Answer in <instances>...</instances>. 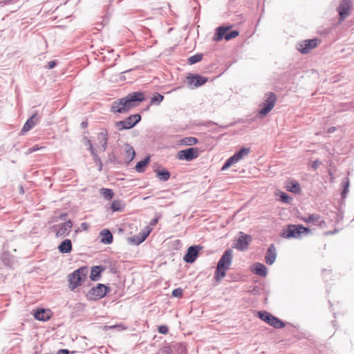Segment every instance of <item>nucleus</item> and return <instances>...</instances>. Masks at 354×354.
I'll return each instance as SVG.
<instances>
[{
  "instance_id": "49",
  "label": "nucleus",
  "mask_w": 354,
  "mask_h": 354,
  "mask_svg": "<svg viewBox=\"0 0 354 354\" xmlns=\"http://www.w3.org/2000/svg\"><path fill=\"white\" fill-rule=\"evenodd\" d=\"M66 216H67V214L66 213L62 214L59 215V218L61 221H64Z\"/></svg>"
},
{
  "instance_id": "15",
  "label": "nucleus",
  "mask_w": 354,
  "mask_h": 354,
  "mask_svg": "<svg viewBox=\"0 0 354 354\" xmlns=\"http://www.w3.org/2000/svg\"><path fill=\"white\" fill-rule=\"evenodd\" d=\"M318 39H312L303 41L299 44V46L297 47V50L302 54H307L310 50L317 46Z\"/></svg>"
},
{
  "instance_id": "13",
  "label": "nucleus",
  "mask_w": 354,
  "mask_h": 354,
  "mask_svg": "<svg viewBox=\"0 0 354 354\" xmlns=\"http://www.w3.org/2000/svg\"><path fill=\"white\" fill-rule=\"evenodd\" d=\"M187 80V84L191 88H198L207 82V78L198 74H189Z\"/></svg>"
},
{
  "instance_id": "45",
  "label": "nucleus",
  "mask_w": 354,
  "mask_h": 354,
  "mask_svg": "<svg viewBox=\"0 0 354 354\" xmlns=\"http://www.w3.org/2000/svg\"><path fill=\"white\" fill-rule=\"evenodd\" d=\"M39 148L37 146H34L33 147L29 148L28 149V153H32L36 151H37Z\"/></svg>"
},
{
  "instance_id": "46",
  "label": "nucleus",
  "mask_w": 354,
  "mask_h": 354,
  "mask_svg": "<svg viewBox=\"0 0 354 354\" xmlns=\"http://www.w3.org/2000/svg\"><path fill=\"white\" fill-rule=\"evenodd\" d=\"M93 156V158L94 162H95L96 164H98V162H100L101 160H100V158L99 156H98L97 153L94 154V155H93V156Z\"/></svg>"
},
{
  "instance_id": "51",
  "label": "nucleus",
  "mask_w": 354,
  "mask_h": 354,
  "mask_svg": "<svg viewBox=\"0 0 354 354\" xmlns=\"http://www.w3.org/2000/svg\"><path fill=\"white\" fill-rule=\"evenodd\" d=\"M81 126H82V128H86L88 126V122L86 121H83L81 123Z\"/></svg>"
},
{
  "instance_id": "8",
  "label": "nucleus",
  "mask_w": 354,
  "mask_h": 354,
  "mask_svg": "<svg viewBox=\"0 0 354 354\" xmlns=\"http://www.w3.org/2000/svg\"><path fill=\"white\" fill-rule=\"evenodd\" d=\"M267 97L262 104V108L259 111V114L262 116L266 115L274 106L277 102V96L272 93H266Z\"/></svg>"
},
{
  "instance_id": "5",
  "label": "nucleus",
  "mask_w": 354,
  "mask_h": 354,
  "mask_svg": "<svg viewBox=\"0 0 354 354\" xmlns=\"http://www.w3.org/2000/svg\"><path fill=\"white\" fill-rule=\"evenodd\" d=\"M239 34V32L236 30L229 31V27L218 26L216 29L213 39L215 41H218L224 38L225 40L229 41L236 37Z\"/></svg>"
},
{
  "instance_id": "48",
  "label": "nucleus",
  "mask_w": 354,
  "mask_h": 354,
  "mask_svg": "<svg viewBox=\"0 0 354 354\" xmlns=\"http://www.w3.org/2000/svg\"><path fill=\"white\" fill-rule=\"evenodd\" d=\"M57 354H69V351L67 349H60L57 351Z\"/></svg>"
},
{
  "instance_id": "39",
  "label": "nucleus",
  "mask_w": 354,
  "mask_h": 354,
  "mask_svg": "<svg viewBox=\"0 0 354 354\" xmlns=\"http://www.w3.org/2000/svg\"><path fill=\"white\" fill-rule=\"evenodd\" d=\"M203 58V55L202 54H200V53H198V54H196L193 56H191L189 59H188V64L192 65V64H194L198 62H200Z\"/></svg>"
},
{
  "instance_id": "34",
  "label": "nucleus",
  "mask_w": 354,
  "mask_h": 354,
  "mask_svg": "<svg viewBox=\"0 0 354 354\" xmlns=\"http://www.w3.org/2000/svg\"><path fill=\"white\" fill-rule=\"evenodd\" d=\"M239 160H237V158L235 157L234 155L232 156L231 157H230L224 163V165H223L222 168H221V170L224 171V170H226L227 169H228L230 167H231L232 165L238 162Z\"/></svg>"
},
{
  "instance_id": "4",
  "label": "nucleus",
  "mask_w": 354,
  "mask_h": 354,
  "mask_svg": "<svg viewBox=\"0 0 354 354\" xmlns=\"http://www.w3.org/2000/svg\"><path fill=\"white\" fill-rule=\"evenodd\" d=\"M87 273V267H81L70 274L68 275L69 289L74 290L80 286L82 282L86 279Z\"/></svg>"
},
{
  "instance_id": "30",
  "label": "nucleus",
  "mask_w": 354,
  "mask_h": 354,
  "mask_svg": "<svg viewBox=\"0 0 354 354\" xmlns=\"http://www.w3.org/2000/svg\"><path fill=\"white\" fill-rule=\"evenodd\" d=\"M111 209L113 212H122L124 209V204L120 200H114L111 203Z\"/></svg>"
},
{
  "instance_id": "52",
  "label": "nucleus",
  "mask_w": 354,
  "mask_h": 354,
  "mask_svg": "<svg viewBox=\"0 0 354 354\" xmlns=\"http://www.w3.org/2000/svg\"><path fill=\"white\" fill-rule=\"evenodd\" d=\"M99 165V171H101L102 169V161H100V162H98L97 164Z\"/></svg>"
},
{
  "instance_id": "18",
  "label": "nucleus",
  "mask_w": 354,
  "mask_h": 354,
  "mask_svg": "<svg viewBox=\"0 0 354 354\" xmlns=\"http://www.w3.org/2000/svg\"><path fill=\"white\" fill-rule=\"evenodd\" d=\"M251 270L254 274L261 277H266L268 274V269L266 266L259 262L252 265Z\"/></svg>"
},
{
  "instance_id": "41",
  "label": "nucleus",
  "mask_w": 354,
  "mask_h": 354,
  "mask_svg": "<svg viewBox=\"0 0 354 354\" xmlns=\"http://www.w3.org/2000/svg\"><path fill=\"white\" fill-rule=\"evenodd\" d=\"M2 260L6 266H10L12 263V259L8 254H4L2 257Z\"/></svg>"
},
{
  "instance_id": "6",
  "label": "nucleus",
  "mask_w": 354,
  "mask_h": 354,
  "mask_svg": "<svg viewBox=\"0 0 354 354\" xmlns=\"http://www.w3.org/2000/svg\"><path fill=\"white\" fill-rule=\"evenodd\" d=\"M141 120L140 114H133L127 117L125 120L116 122L115 127L118 131L130 129L135 127Z\"/></svg>"
},
{
  "instance_id": "55",
  "label": "nucleus",
  "mask_w": 354,
  "mask_h": 354,
  "mask_svg": "<svg viewBox=\"0 0 354 354\" xmlns=\"http://www.w3.org/2000/svg\"><path fill=\"white\" fill-rule=\"evenodd\" d=\"M335 130V128L334 127H332L330 128L329 130H328V132H333Z\"/></svg>"
},
{
  "instance_id": "26",
  "label": "nucleus",
  "mask_w": 354,
  "mask_h": 354,
  "mask_svg": "<svg viewBox=\"0 0 354 354\" xmlns=\"http://www.w3.org/2000/svg\"><path fill=\"white\" fill-rule=\"evenodd\" d=\"M156 177L160 180L162 181H167L169 179L170 177V172L163 168V167H158L154 170Z\"/></svg>"
},
{
  "instance_id": "42",
  "label": "nucleus",
  "mask_w": 354,
  "mask_h": 354,
  "mask_svg": "<svg viewBox=\"0 0 354 354\" xmlns=\"http://www.w3.org/2000/svg\"><path fill=\"white\" fill-rule=\"evenodd\" d=\"M158 332L161 334H167L168 333V328L165 325H161L158 327Z\"/></svg>"
},
{
  "instance_id": "21",
  "label": "nucleus",
  "mask_w": 354,
  "mask_h": 354,
  "mask_svg": "<svg viewBox=\"0 0 354 354\" xmlns=\"http://www.w3.org/2000/svg\"><path fill=\"white\" fill-rule=\"evenodd\" d=\"M34 317L37 320L46 322V321H48L50 318L51 312L50 310H46L44 308L38 309L35 313Z\"/></svg>"
},
{
  "instance_id": "54",
  "label": "nucleus",
  "mask_w": 354,
  "mask_h": 354,
  "mask_svg": "<svg viewBox=\"0 0 354 354\" xmlns=\"http://www.w3.org/2000/svg\"><path fill=\"white\" fill-rule=\"evenodd\" d=\"M335 233V232L333 231H328L326 232L327 234H333Z\"/></svg>"
},
{
  "instance_id": "23",
  "label": "nucleus",
  "mask_w": 354,
  "mask_h": 354,
  "mask_svg": "<svg viewBox=\"0 0 354 354\" xmlns=\"http://www.w3.org/2000/svg\"><path fill=\"white\" fill-rule=\"evenodd\" d=\"M105 267L102 266H95L92 267L90 278L92 281H98L100 278L101 273L104 271Z\"/></svg>"
},
{
  "instance_id": "35",
  "label": "nucleus",
  "mask_w": 354,
  "mask_h": 354,
  "mask_svg": "<svg viewBox=\"0 0 354 354\" xmlns=\"http://www.w3.org/2000/svg\"><path fill=\"white\" fill-rule=\"evenodd\" d=\"M100 193L106 200H111L114 195L113 190L107 188L100 189Z\"/></svg>"
},
{
  "instance_id": "29",
  "label": "nucleus",
  "mask_w": 354,
  "mask_h": 354,
  "mask_svg": "<svg viewBox=\"0 0 354 354\" xmlns=\"http://www.w3.org/2000/svg\"><path fill=\"white\" fill-rule=\"evenodd\" d=\"M150 161V157L146 156L144 159L137 162L136 165V170L138 172H143L145 167L149 164Z\"/></svg>"
},
{
  "instance_id": "37",
  "label": "nucleus",
  "mask_w": 354,
  "mask_h": 354,
  "mask_svg": "<svg viewBox=\"0 0 354 354\" xmlns=\"http://www.w3.org/2000/svg\"><path fill=\"white\" fill-rule=\"evenodd\" d=\"M164 96L160 93H156L151 99V104H160V102L163 100Z\"/></svg>"
},
{
  "instance_id": "36",
  "label": "nucleus",
  "mask_w": 354,
  "mask_h": 354,
  "mask_svg": "<svg viewBox=\"0 0 354 354\" xmlns=\"http://www.w3.org/2000/svg\"><path fill=\"white\" fill-rule=\"evenodd\" d=\"M343 189L342 191L341 195L343 199L346 198L347 194L348 192L349 187V179L348 178H345L342 182Z\"/></svg>"
},
{
  "instance_id": "1",
  "label": "nucleus",
  "mask_w": 354,
  "mask_h": 354,
  "mask_svg": "<svg viewBox=\"0 0 354 354\" xmlns=\"http://www.w3.org/2000/svg\"><path fill=\"white\" fill-rule=\"evenodd\" d=\"M145 100L142 92L136 91L129 93L127 96L118 99L112 103L111 111L113 113H124L132 108L137 106Z\"/></svg>"
},
{
  "instance_id": "38",
  "label": "nucleus",
  "mask_w": 354,
  "mask_h": 354,
  "mask_svg": "<svg viewBox=\"0 0 354 354\" xmlns=\"http://www.w3.org/2000/svg\"><path fill=\"white\" fill-rule=\"evenodd\" d=\"M279 196L280 201L284 203L290 204L292 201V197L283 192H280Z\"/></svg>"
},
{
  "instance_id": "20",
  "label": "nucleus",
  "mask_w": 354,
  "mask_h": 354,
  "mask_svg": "<svg viewBox=\"0 0 354 354\" xmlns=\"http://www.w3.org/2000/svg\"><path fill=\"white\" fill-rule=\"evenodd\" d=\"M149 232H141L138 234L129 238V243L138 245L142 243L148 236Z\"/></svg>"
},
{
  "instance_id": "24",
  "label": "nucleus",
  "mask_w": 354,
  "mask_h": 354,
  "mask_svg": "<svg viewBox=\"0 0 354 354\" xmlns=\"http://www.w3.org/2000/svg\"><path fill=\"white\" fill-rule=\"evenodd\" d=\"M97 140L102 150L104 151L106 149L108 142V132L106 129L102 130L97 134Z\"/></svg>"
},
{
  "instance_id": "32",
  "label": "nucleus",
  "mask_w": 354,
  "mask_h": 354,
  "mask_svg": "<svg viewBox=\"0 0 354 354\" xmlns=\"http://www.w3.org/2000/svg\"><path fill=\"white\" fill-rule=\"evenodd\" d=\"M288 190L292 193H299L301 190L299 184L296 180H292L287 186Z\"/></svg>"
},
{
  "instance_id": "50",
  "label": "nucleus",
  "mask_w": 354,
  "mask_h": 354,
  "mask_svg": "<svg viewBox=\"0 0 354 354\" xmlns=\"http://www.w3.org/2000/svg\"><path fill=\"white\" fill-rule=\"evenodd\" d=\"M84 140L86 145H87L88 147H90V145H92L91 140L88 138H84Z\"/></svg>"
},
{
  "instance_id": "56",
  "label": "nucleus",
  "mask_w": 354,
  "mask_h": 354,
  "mask_svg": "<svg viewBox=\"0 0 354 354\" xmlns=\"http://www.w3.org/2000/svg\"><path fill=\"white\" fill-rule=\"evenodd\" d=\"M228 126L226 125V126H221V127L223 129H225Z\"/></svg>"
},
{
  "instance_id": "3",
  "label": "nucleus",
  "mask_w": 354,
  "mask_h": 354,
  "mask_svg": "<svg viewBox=\"0 0 354 354\" xmlns=\"http://www.w3.org/2000/svg\"><path fill=\"white\" fill-rule=\"evenodd\" d=\"M310 232L308 227L302 225H288L287 228L283 230L282 236L286 239L300 238L302 235H308Z\"/></svg>"
},
{
  "instance_id": "31",
  "label": "nucleus",
  "mask_w": 354,
  "mask_h": 354,
  "mask_svg": "<svg viewBox=\"0 0 354 354\" xmlns=\"http://www.w3.org/2000/svg\"><path fill=\"white\" fill-rule=\"evenodd\" d=\"M198 142V140L195 137H185L181 139L180 144L184 146H192Z\"/></svg>"
},
{
  "instance_id": "12",
  "label": "nucleus",
  "mask_w": 354,
  "mask_h": 354,
  "mask_svg": "<svg viewBox=\"0 0 354 354\" xmlns=\"http://www.w3.org/2000/svg\"><path fill=\"white\" fill-rule=\"evenodd\" d=\"M239 234V238L235 243V248L239 250L244 251L248 248V245L251 242L252 236L242 232H240Z\"/></svg>"
},
{
  "instance_id": "58",
  "label": "nucleus",
  "mask_w": 354,
  "mask_h": 354,
  "mask_svg": "<svg viewBox=\"0 0 354 354\" xmlns=\"http://www.w3.org/2000/svg\"><path fill=\"white\" fill-rule=\"evenodd\" d=\"M257 287H254V288H253L252 292H253V291H254V292H256V289H257Z\"/></svg>"
},
{
  "instance_id": "57",
  "label": "nucleus",
  "mask_w": 354,
  "mask_h": 354,
  "mask_svg": "<svg viewBox=\"0 0 354 354\" xmlns=\"http://www.w3.org/2000/svg\"><path fill=\"white\" fill-rule=\"evenodd\" d=\"M156 222H157V219H153V223H156Z\"/></svg>"
},
{
  "instance_id": "47",
  "label": "nucleus",
  "mask_w": 354,
  "mask_h": 354,
  "mask_svg": "<svg viewBox=\"0 0 354 354\" xmlns=\"http://www.w3.org/2000/svg\"><path fill=\"white\" fill-rule=\"evenodd\" d=\"M88 149L89 150L91 156H93L94 154L97 153L95 149L93 147L92 145H90V147H88Z\"/></svg>"
},
{
  "instance_id": "28",
  "label": "nucleus",
  "mask_w": 354,
  "mask_h": 354,
  "mask_svg": "<svg viewBox=\"0 0 354 354\" xmlns=\"http://www.w3.org/2000/svg\"><path fill=\"white\" fill-rule=\"evenodd\" d=\"M125 147V156L126 158L128 159V162L133 160V159L135 158L136 152L134 149L128 143H126L124 145Z\"/></svg>"
},
{
  "instance_id": "17",
  "label": "nucleus",
  "mask_w": 354,
  "mask_h": 354,
  "mask_svg": "<svg viewBox=\"0 0 354 354\" xmlns=\"http://www.w3.org/2000/svg\"><path fill=\"white\" fill-rule=\"evenodd\" d=\"M351 8V1L349 0H342L341 3L337 8V12L339 15V19L344 20L348 15V11Z\"/></svg>"
},
{
  "instance_id": "22",
  "label": "nucleus",
  "mask_w": 354,
  "mask_h": 354,
  "mask_svg": "<svg viewBox=\"0 0 354 354\" xmlns=\"http://www.w3.org/2000/svg\"><path fill=\"white\" fill-rule=\"evenodd\" d=\"M38 118H37V113L32 114V116L29 118L24 124L23 128L21 129V133H24L30 130L35 127Z\"/></svg>"
},
{
  "instance_id": "27",
  "label": "nucleus",
  "mask_w": 354,
  "mask_h": 354,
  "mask_svg": "<svg viewBox=\"0 0 354 354\" xmlns=\"http://www.w3.org/2000/svg\"><path fill=\"white\" fill-rule=\"evenodd\" d=\"M58 250L61 253H69L72 250V243L70 239H65L58 246Z\"/></svg>"
},
{
  "instance_id": "19",
  "label": "nucleus",
  "mask_w": 354,
  "mask_h": 354,
  "mask_svg": "<svg viewBox=\"0 0 354 354\" xmlns=\"http://www.w3.org/2000/svg\"><path fill=\"white\" fill-rule=\"evenodd\" d=\"M277 258L276 248L274 244H271L266 252L265 260L267 264L272 265L274 263Z\"/></svg>"
},
{
  "instance_id": "43",
  "label": "nucleus",
  "mask_w": 354,
  "mask_h": 354,
  "mask_svg": "<svg viewBox=\"0 0 354 354\" xmlns=\"http://www.w3.org/2000/svg\"><path fill=\"white\" fill-rule=\"evenodd\" d=\"M322 165V162L319 161V160H314L313 162H312V167L314 169H317L319 165Z\"/></svg>"
},
{
  "instance_id": "11",
  "label": "nucleus",
  "mask_w": 354,
  "mask_h": 354,
  "mask_svg": "<svg viewBox=\"0 0 354 354\" xmlns=\"http://www.w3.org/2000/svg\"><path fill=\"white\" fill-rule=\"evenodd\" d=\"M199 156V150L196 147H191L178 152L177 158L179 160H185L191 161Z\"/></svg>"
},
{
  "instance_id": "53",
  "label": "nucleus",
  "mask_w": 354,
  "mask_h": 354,
  "mask_svg": "<svg viewBox=\"0 0 354 354\" xmlns=\"http://www.w3.org/2000/svg\"><path fill=\"white\" fill-rule=\"evenodd\" d=\"M82 226L83 229L86 230V226H87L86 223H82Z\"/></svg>"
},
{
  "instance_id": "9",
  "label": "nucleus",
  "mask_w": 354,
  "mask_h": 354,
  "mask_svg": "<svg viewBox=\"0 0 354 354\" xmlns=\"http://www.w3.org/2000/svg\"><path fill=\"white\" fill-rule=\"evenodd\" d=\"M109 288L104 284L98 283L96 287L91 288L87 294L89 299L97 300L104 297L109 292Z\"/></svg>"
},
{
  "instance_id": "44",
  "label": "nucleus",
  "mask_w": 354,
  "mask_h": 354,
  "mask_svg": "<svg viewBox=\"0 0 354 354\" xmlns=\"http://www.w3.org/2000/svg\"><path fill=\"white\" fill-rule=\"evenodd\" d=\"M57 63L55 61H50L49 62L47 65L46 66V67L48 68V69H52L55 66H56Z\"/></svg>"
},
{
  "instance_id": "10",
  "label": "nucleus",
  "mask_w": 354,
  "mask_h": 354,
  "mask_svg": "<svg viewBox=\"0 0 354 354\" xmlns=\"http://www.w3.org/2000/svg\"><path fill=\"white\" fill-rule=\"evenodd\" d=\"M72 227L73 223L71 220H68L60 225H54L50 229L53 232H55L57 237H62L68 235Z\"/></svg>"
},
{
  "instance_id": "33",
  "label": "nucleus",
  "mask_w": 354,
  "mask_h": 354,
  "mask_svg": "<svg viewBox=\"0 0 354 354\" xmlns=\"http://www.w3.org/2000/svg\"><path fill=\"white\" fill-rule=\"evenodd\" d=\"M250 148L242 147L239 151L235 152L234 155L237 158V160L239 161L244 156H247L250 153Z\"/></svg>"
},
{
  "instance_id": "25",
  "label": "nucleus",
  "mask_w": 354,
  "mask_h": 354,
  "mask_svg": "<svg viewBox=\"0 0 354 354\" xmlns=\"http://www.w3.org/2000/svg\"><path fill=\"white\" fill-rule=\"evenodd\" d=\"M101 243L109 245L113 243V237L111 232L106 229H104L100 232Z\"/></svg>"
},
{
  "instance_id": "40",
  "label": "nucleus",
  "mask_w": 354,
  "mask_h": 354,
  "mask_svg": "<svg viewBox=\"0 0 354 354\" xmlns=\"http://www.w3.org/2000/svg\"><path fill=\"white\" fill-rule=\"evenodd\" d=\"M183 290L180 288L173 290L171 296L174 297H181L183 296Z\"/></svg>"
},
{
  "instance_id": "14",
  "label": "nucleus",
  "mask_w": 354,
  "mask_h": 354,
  "mask_svg": "<svg viewBox=\"0 0 354 354\" xmlns=\"http://www.w3.org/2000/svg\"><path fill=\"white\" fill-rule=\"evenodd\" d=\"M201 249L202 247L199 245H192L189 247L187 253L183 257V260L186 263H193L196 261L198 255L199 251Z\"/></svg>"
},
{
  "instance_id": "2",
  "label": "nucleus",
  "mask_w": 354,
  "mask_h": 354,
  "mask_svg": "<svg viewBox=\"0 0 354 354\" xmlns=\"http://www.w3.org/2000/svg\"><path fill=\"white\" fill-rule=\"evenodd\" d=\"M232 261V251L226 250L219 259L214 272V279L220 282L226 275V271L230 268Z\"/></svg>"
},
{
  "instance_id": "16",
  "label": "nucleus",
  "mask_w": 354,
  "mask_h": 354,
  "mask_svg": "<svg viewBox=\"0 0 354 354\" xmlns=\"http://www.w3.org/2000/svg\"><path fill=\"white\" fill-rule=\"evenodd\" d=\"M300 220L308 224L317 225L319 226H322V224L324 223L322 216L317 214H309L307 217H301Z\"/></svg>"
},
{
  "instance_id": "7",
  "label": "nucleus",
  "mask_w": 354,
  "mask_h": 354,
  "mask_svg": "<svg viewBox=\"0 0 354 354\" xmlns=\"http://www.w3.org/2000/svg\"><path fill=\"white\" fill-rule=\"evenodd\" d=\"M258 315L261 320L264 321L275 328H281L285 326L284 323L281 319L266 311H259Z\"/></svg>"
}]
</instances>
